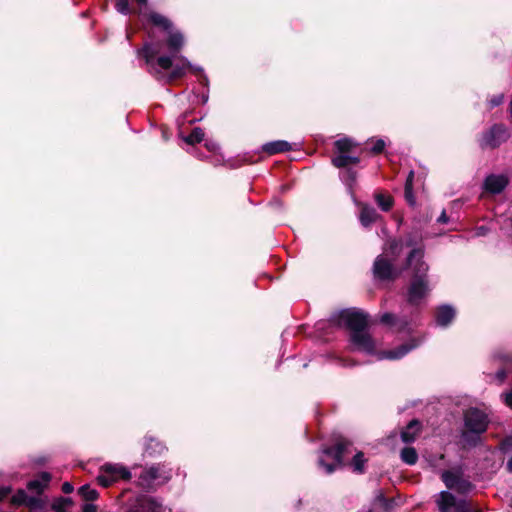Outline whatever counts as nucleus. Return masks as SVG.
Returning a JSON list of instances; mask_svg holds the SVG:
<instances>
[{"label":"nucleus","mask_w":512,"mask_h":512,"mask_svg":"<svg viewBox=\"0 0 512 512\" xmlns=\"http://www.w3.org/2000/svg\"><path fill=\"white\" fill-rule=\"evenodd\" d=\"M149 21L158 27L163 28L168 33L166 46L168 54L160 55L162 43H147L138 52L139 56L145 60L148 72L157 80L170 84L176 79L182 78L192 67L190 61L179 54L184 46V36L179 30H174L172 22L165 16L151 12L148 16Z\"/></svg>","instance_id":"nucleus-1"},{"label":"nucleus","mask_w":512,"mask_h":512,"mask_svg":"<svg viewBox=\"0 0 512 512\" xmlns=\"http://www.w3.org/2000/svg\"><path fill=\"white\" fill-rule=\"evenodd\" d=\"M415 237L411 234L405 239H393L388 241L383 247V253L378 255L373 263V276L377 280L390 281L395 280L400 272L394 266V261L400 256L404 248H418Z\"/></svg>","instance_id":"nucleus-2"},{"label":"nucleus","mask_w":512,"mask_h":512,"mask_svg":"<svg viewBox=\"0 0 512 512\" xmlns=\"http://www.w3.org/2000/svg\"><path fill=\"white\" fill-rule=\"evenodd\" d=\"M423 258V247L413 248L406 258V268L412 272V280L407 291V301L412 306L420 305L430 292L427 277L429 267Z\"/></svg>","instance_id":"nucleus-3"},{"label":"nucleus","mask_w":512,"mask_h":512,"mask_svg":"<svg viewBox=\"0 0 512 512\" xmlns=\"http://www.w3.org/2000/svg\"><path fill=\"white\" fill-rule=\"evenodd\" d=\"M422 338L410 339L407 343L400 345L399 347L388 350H378V343L373 339L367 330L363 332L350 333V343L354 350L363 352L368 355H374L378 360H398L404 357L413 349L417 348L421 343Z\"/></svg>","instance_id":"nucleus-4"},{"label":"nucleus","mask_w":512,"mask_h":512,"mask_svg":"<svg viewBox=\"0 0 512 512\" xmlns=\"http://www.w3.org/2000/svg\"><path fill=\"white\" fill-rule=\"evenodd\" d=\"M488 422V417L483 411L477 408L468 409L464 414L465 429L461 433L463 442L470 446L476 445L479 435L486 431Z\"/></svg>","instance_id":"nucleus-5"},{"label":"nucleus","mask_w":512,"mask_h":512,"mask_svg":"<svg viewBox=\"0 0 512 512\" xmlns=\"http://www.w3.org/2000/svg\"><path fill=\"white\" fill-rule=\"evenodd\" d=\"M351 443L346 439L339 440L334 447H328L322 450V456L318 459V466L326 474H331L337 466L343 462L344 454Z\"/></svg>","instance_id":"nucleus-6"},{"label":"nucleus","mask_w":512,"mask_h":512,"mask_svg":"<svg viewBox=\"0 0 512 512\" xmlns=\"http://www.w3.org/2000/svg\"><path fill=\"white\" fill-rule=\"evenodd\" d=\"M170 478L171 469L164 464H157L141 472L138 477V484L144 489H151L154 485L166 483Z\"/></svg>","instance_id":"nucleus-7"},{"label":"nucleus","mask_w":512,"mask_h":512,"mask_svg":"<svg viewBox=\"0 0 512 512\" xmlns=\"http://www.w3.org/2000/svg\"><path fill=\"white\" fill-rule=\"evenodd\" d=\"M368 314L361 310H344L337 319L332 320L338 326H345L353 332H363L368 327Z\"/></svg>","instance_id":"nucleus-8"},{"label":"nucleus","mask_w":512,"mask_h":512,"mask_svg":"<svg viewBox=\"0 0 512 512\" xmlns=\"http://www.w3.org/2000/svg\"><path fill=\"white\" fill-rule=\"evenodd\" d=\"M131 478V472L120 464L106 463L100 468L97 476L98 483L103 487H109L118 480H128Z\"/></svg>","instance_id":"nucleus-9"},{"label":"nucleus","mask_w":512,"mask_h":512,"mask_svg":"<svg viewBox=\"0 0 512 512\" xmlns=\"http://www.w3.org/2000/svg\"><path fill=\"white\" fill-rule=\"evenodd\" d=\"M437 504L440 512H450L452 508L454 512H478L468 500H457L456 497L448 491L440 492Z\"/></svg>","instance_id":"nucleus-10"},{"label":"nucleus","mask_w":512,"mask_h":512,"mask_svg":"<svg viewBox=\"0 0 512 512\" xmlns=\"http://www.w3.org/2000/svg\"><path fill=\"white\" fill-rule=\"evenodd\" d=\"M508 138V129L502 124H495L482 135L480 146L482 148H496L506 142Z\"/></svg>","instance_id":"nucleus-11"},{"label":"nucleus","mask_w":512,"mask_h":512,"mask_svg":"<svg viewBox=\"0 0 512 512\" xmlns=\"http://www.w3.org/2000/svg\"><path fill=\"white\" fill-rule=\"evenodd\" d=\"M509 183V179L504 174L488 175L484 181L483 188L491 194L501 193Z\"/></svg>","instance_id":"nucleus-12"},{"label":"nucleus","mask_w":512,"mask_h":512,"mask_svg":"<svg viewBox=\"0 0 512 512\" xmlns=\"http://www.w3.org/2000/svg\"><path fill=\"white\" fill-rule=\"evenodd\" d=\"M456 311L451 305H441L435 311V323L437 326L446 328L454 320Z\"/></svg>","instance_id":"nucleus-13"},{"label":"nucleus","mask_w":512,"mask_h":512,"mask_svg":"<svg viewBox=\"0 0 512 512\" xmlns=\"http://www.w3.org/2000/svg\"><path fill=\"white\" fill-rule=\"evenodd\" d=\"M51 481V475L48 472H41L35 479L27 484V489L37 495H40Z\"/></svg>","instance_id":"nucleus-14"},{"label":"nucleus","mask_w":512,"mask_h":512,"mask_svg":"<svg viewBox=\"0 0 512 512\" xmlns=\"http://www.w3.org/2000/svg\"><path fill=\"white\" fill-rule=\"evenodd\" d=\"M161 505L156 499L144 497L138 500L137 504L127 512H159Z\"/></svg>","instance_id":"nucleus-15"},{"label":"nucleus","mask_w":512,"mask_h":512,"mask_svg":"<svg viewBox=\"0 0 512 512\" xmlns=\"http://www.w3.org/2000/svg\"><path fill=\"white\" fill-rule=\"evenodd\" d=\"M292 149H293L292 144L285 140L271 141V142L265 143L262 146V150L269 155H274V154L281 153V152H287Z\"/></svg>","instance_id":"nucleus-16"},{"label":"nucleus","mask_w":512,"mask_h":512,"mask_svg":"<svg viewBox=\"0 0 512 512\" xmlns=\"http://www.w3.org/2000/svg\"><path fill=\"white\" fill-rule=\"evenodd\" d=\"M380 322L385 325L396 327L399 332L408 330V322L402 318L396 317L392 313H384L380 318Z\"/></svg>","instance_id":"nucleus-17"},{"label":"nucleus","mask_w":512,"mask_h":512,"mask_svg":"<svg viewBox=\"0 0 512 512\" xmlns=\"http://www.w3.org/2000/svg\"><path fill=\"white\" fill-rule=\"evenodd\" d=\"M379 217L380 215L378 214L375 208L365 205L361 209L359 219L362 226L367 228L371 224L376 222Z\"/></svg>","instance_id":"nucleus-18"},{"label":"nucleus","mask_w":512,"mask_h":512,"mask_svg":"<svg viewBox=\"0 0 512 512\" xmlns=\"http://www.w3.org/2000/svg\"><path fill=\"white\" fill-rule=\"evenodd\" d=\"M420 431V422L417 420H412L408 423V425L401 432V439L405 443H411L415 440L417 434Z\"/></svg>","instance_id":"nucleus-19"},{"label":"nucleus","mask_w":512,"mask_h":512,"mask_svg":"<svg viewBox=\"0 0 512 512\" xmlns=\"http://www.w3.org/2000/svg\"><path fill=\"white\" fill-rule=\"evenodd\" d=\"M360 161L357 156H350L347 153H339V155L335 156L332 159V164L340 169L348 168L351 164H358Z\"/></svg>","instance_id":"nucleus-20"},{"label":"nucleus","mask_w":512,"mask_h":512,"mask_svg":"<svg viewBox=\"0 0 512 512\" xmlns=\"http://www.w3.org/2000/svg\"><path fill=\"white\" fill-rule=\"evenodd\" d=\"M179 135L182 138V140L189 145L200 143L204 139V132L199 127L194 128L192 132L187 136L183 135L182 132H180Z\"/></svg>","instance_id":"nucleus-21"},{"label":"nucleus","mask_w":512,"mask_h":512,"mask_svg":"<svg viewBox=\"0 0 512 512\" xmlns=\"http://www.w3.org/2000/svg\"><path fill=\"white\" fill-rule=\"evenodd\" d=\"M340 179L351 191L353 185L356 183L357 173L351 168H345L340 172Z\"/></svg>","instance_id":"nucleus-22"},{"label":"nucleus","mask_w":512,"mask_h":512,"mask_svg":"<svg viewBox=\"0 0 512 512\" xmlns=\"http://www.w3.org/2000/svg\"><path fill=\"white\" fill-rule=\"evenodd\" d=\"M442 481L446 485L448 489H452L453 486L457 484L459 479L461 478V475L449 470L443 471L441 475Z\"/></svg>","instance_id":"nucleus-23"},{"label":"nucleus","mask_w":512,"mask_h":512,"mask_svg":"<svg viewBox=\"0 0 512 512\" xmlns=\"http://www.w3.org/2000/svg\"><path fill=\"white\" fill-rule=\"evenodd\" d=\"M401 459L408 465H414L418 460L416 450L412 447H405L401 451Z\"/></svg>","instance_id":"nucleus-24"},{"label":"nucleus","mask_w":512,"mask_h":512,"mask_svg":"<svg viewBox=\"0 0 512 512\" xmlns=\"http://www.w3.org/2000/svg\"><path fill=\"white\" fill-rule=\"evenodd\" d=\"M78 493L86 501H93L98 498V492L96 489L91 488L88 484L81 486Z\"/></svg>","instance_id":"nucleus-25"},{"label":"nucleus","mask_w":512,"mask_h":512,"mask_svg":"<svg viewBox=\"0 0 512 512\" xmlns=\"http://www.w3.org/2000/svg\"><path fill=\"white\" fill-rule=\"evenodd\" d=\"M145 450H146V453H148L149 455H154V454L162 453L165 450V447L159 441L151 438L146 443Z\"/></svg>","instance_id":"nucleus-26"},{"label":"nucleus","mask_w":512,"mask_h":512,"mask_svg":"<svg viewBox=\"0 0 512 512\" xmlns=\"http://www.w3.org/2000/svg\"><path fill=\"white\" fill-rule=\"evenodd\" d=\"M366 459L362 452H357L352 459V467L355 472L363 473Z\"/></svg>","instance_id":"nucleus-27"},{"label":"nucleus","mask_w":512,"mask_h":512,"mask_svg":"<svg viewBox=\"0 0 512 512\" xmlns=\"http://www.w3.org/2000/svg\"><path fill=\"white\" fill-rule=\"evenodd\" d=\"M375 199L377 204L383 211H389L393 206V199L390 196L377 194Z\"/></svg>","instance_id":"nucleus-28"},{"label":"nucleus","mask_w":512,"mask_h":512,"mask_svg":"<svg viewBox=\"0 0 512 512\" xmlns=\"http://www.w3.org/2000/svg\"><path fill=\"white\" fill-rule=\"evenodd\" d=\"M472 487V484L468 480L463 479L461 477L457 484L453 486L451 490H454L459 494H467L471 491Z\"/></svg>","instance_id":"nucleus-29"},{"label":"nucleus","mask_w":512,"mask_h":512,"mask_svg":"<svg viewBox=\"0 0 512 512\" xmlns=\"http://www.w3.org/2000/svg\"><path fill=\"white\" fill-rule=\"evenodd\" d=\"M353 146L354 143L349 138H342L335 142V147L339 153H347Z\"/></svg>","instance_id":"nucleus-30"},{"label":"nucleus","mask_w":512,"mask_h":512,"mask_svg":"<svg viewBox=\"0 0 512 512\" xmlns=\"http://www.w3.org/2000/svg\"><path fill=\"white\" fill-rule=\"evenodd\" d=\"M115 8L117 12L123 15H129L132 12L128 0H115Z\"/></svg>","instance_id":"nucleus-31"},{"label":"nucleus","mask_w":512,"mask_h":512,"mask_svg":"<svg viewBox=\"0 0 512 512\" xmlns=\"http://www.w3.org/2000/svg\"><path fill=\"white\" fill-rule=\"evenodd\" d=\"M27 496L28 494L26 493V491L20 489L12 496L11 502L12 504L18 506L24 505L25 502L27 501Z\"/></svg>","instance_id":"nucleus-32"},{"label":"nucleus","mask_w":512,"mask_h":512,"mask_svg":"<svg viewBox=\"0 0 512 512\" xmlns=\"http://www.w3.org/2000/svg\"><path fill=\"white\" fill-rule=\"evenodd\" d=\"M71 505L69 498H61L53 504V510L55 512H66L67 507Z\"/></svg>","instance_id":"nucleus-33"},{"label":"nucleus","mask_w":512,"mask_h":512,"mask_svg":"<svg viewBox=\"0 0 512 512\" xmlns=\"http://www.w3.org/2000/svg\"><path fill=\"white\" fill-rule=\"evenodd\" d=\"M25 506L29 507V508H32V509H39L42 507L43 505V502L42 500L38 497V495L36 494V496H27V501L25 502L24 504Z\"/></svg>","instance_id":"nucleus-34"},{"label":"nucleus","mask_w":512,"mask_h":512,"mask_svg":"<svg viewBox=\"0 0 512 512\" xmlns=\"http://www.w3.org/2000/svg\"><path fill=\"white\" fill-rule=\"evenodd\" d=\"M188 70H192L193 72L199 73L200 74V77H199L200 84L203 85L204 87H208L209 79H208L207 75L204 73L202 67L192 65V67L188 68Z\"/></svg>","instance_id":"nucleus-35"},{"label":"nucleus","mask_w":512,"mask_h":512,"mask_svg":"<svg viewBox=\"0 0 512 512\" xmlns=\"http://www.w3.org/2000/svg\"><path fill=\"white\" fill-rule=\"evenodd\" d=\"M404 196L407 201V203L410 206H414L416 204V199L413 193V188H405Z\"/></svg>","instance_id":"nucleus-36"},{"label":"nucleus","mask_w":512,"mask_h":512,"mask_svg":"<svg viewBox=\"0 0 512 512\" xmlns=\"http://www.w3.org/2000/svg\"><path fill=\"white\" fill-rule=\"evenodd\" d=\"M384 148H385V142H384V140H383V139H378V140H376V141L373 143V145H372V147H371V151H372L373 153H376V154H377V153L382 152V151L384 150Z\"/></svg>","instance_id":"nucleus-37"},{"label":"nucleus","mask_w":512,"mask_h":512,"mask_svg":"<svg viewBox=\"0 0 512 512\" xmlns=\"http://www.w3.org/2000/svg\"><path fill=\"white\" fill-rule=\"evenodd\" d=\"M501 447L505 452L512 451V433L503 439Z\"/></svg>","instance_id":"nucleus-38"},{"label":"nucleus","mask_w":512,"mask_h":512,"mask_svg":"<svg viewBox=\"0 0 512 512\" xmlns=\"http://www.w3.org/2000/svg\"><path fill=\"white\" fill-rule=\"evenodd\" d=\"M503 95L502 94H499V95H495L493 96L490 100H489V106L490 108H494V107H497L499 106L502 102H503Z\"/></svg>","instance_id":"nucleus-39"},{"label":"nucleus","mask_w":512,"mask_h":512,"mask_svg":"<svg viewBox=\"0 0 512 512\" xmlns=\"http://www.w3.org/2000/svg\"><path fill=\"white\" fill-rule=\"evenodd\" d=\"M504 403L512 408V391L506 392L502 394Z\"/></svg>","instance_id":"nucleus-40"},{"label":"nucleus","mask_w":512,"mask_h":512,"mask_svg":"<svg viewBox=\"0 0 512 512\" xmlns=\"http://www.w3.org/2000/svg\"><path fill=\"white\" fill-rule=\"evenodd\" d=\"M10 493V487H0V502L3 501Z\"/></svg>","instance_id":"nucleus-41"},{"label":"nucleus","mask_w":512,"mask_h":512,"mask_svg":"<svg viewBox=\"0 0 512 512\" xmlns=\"http://www.w3.org/2000/svg\"><path fill=\"white\" fill-rule=\"evenodd\" d=\"M414 172L411 170L406 178L405 188H413Z\"/></svg>","instance_id":"nucleus-42"},{"label":"nucleus","mask_w":512,"mask_h":512,"mask_svg":"<svg viewBox=\"0 0 512 512\" xmlns=\"http://www.w3.org/2000/svg\"><path fill=\"white\" fill-rule=\"evenodd\" d=\"M74 490V487L71 483L69 482H64L63 485H62V491L65 493V494H70L72 493Z\"/></svg>","instance_id":"nucleus-43"},{"label":"nucleus","mask_w":512,"mask_h":512,"mask_svg":"<svg viewBox=\"0 0 512 512\" xmlns=\"http://www.w3.org/2000/svg\"><path fill=\"white\" fill-rule=\"evenodd\" d=\"M82 512H97V508L94 504L86 503L82 507Z\"/></svg>","instance_id":"nucleus-44"},{"label":"nucleus","mask_w":512,"mask_h":512,"mask_svg":"<svg viewBox=\"0 0 512 512\" xmlns=\"http://www.w3.org/2000/svg\"><path fill=\"white\" fill-rule=\"evenodd\" d=\"M437 222L439 224H447L449 222V217L446 215L445 210H443L440 216L437 218Z\"/></svg>","instance_id":"nucleus-45"},{"label":"nucleus","mask_w":512,"mask_h":512,"mask_svg":"<svg viewBox=\"0 0 512 512\" xmlns=\"http://www.w3.org/2000/svg\"><path fill=\"white\" fill-rule=\"evenodd\" d=\"M489 229L486 226H479L476 228L475 235L476 236H485L488 233Z\"/></svg>","instance_id":"nucleus-46"},{"label":"nucleus","mask_w":512,"mask_h":512,"mask_svg":"<svg viewBox=\"0 0 512 512\" xmlns=\"http://www.w3.org/2000/svg\"><path fill=\"white\" fill-rule=\"evenodd\" d=\"M205 146L207 147L208 150L210 151H215L217 149V144L213 143V142H206L205 143Z\"/></svg>","instance_id":"nucleus-47"},{"label":"nucleus","mask_w":512,"mask_h":512,"mask_svg":"<svg viewBox=\"0 0 512 512\" xmlns=\"http://www.w3.org/2000/svg\"><path fill=\"white\" fill-rule=\"evenodd\" d=\"M497 376H498V378H499V381H500V382H502V381L505 379V377H506V373H505V371H504V370H500V371L497 373Z\"/></svg>","instance_id":"nucleus-48"},{"label":"nucleus","mask_w":512,"mask_h":512,"mask_svg":"<svg viewBox=\"0 0 512 512\" xmlns=\"http://www.w3.org/2000/svg\"><path fill=\"white\" fill-rule=\"evenodd\" d=\"M208 99H209V95H208V91H207L206 93H203L201 95V102H202V104L207 103Z\"/></svg>","instance_id":"nucleus-49"},{"label":"nucleus","mask_w":512,"mask_h":512,"mask_svg":"<svg viewBox=\"0 0 512 512\" xmlns=\"http://www.w3.org/2000/svg\"><path fill=\"white\" fill-rule=\"evenodd\" d=\"M135 2H137L139 5H146L147 4V0H134Z\"/></svg>","instance_id":"nucleus-50"},{"label":"nucleus","mask_w":512,"mask_h":512,"mask_svg":"<svg viewBox=\"0 0 512 512\" xmlns=\"http://www.w3.org/2000/svg\"><path fill=\"white\" fill-rule=\"evenodd\" d=\"M507 467H508L509 471H512V458L509 459V461L507 462Z\"/></svg>","instance_id":"nucleus-51"},{"label":"nucleus","mask_w":512,"mask_h":512,"mask_svg":"<svg viewBox=\"0 0 512 512\" xmlns=\"http://www.w3.org/2000/svg\"><path fill=\"white\" fill-rule=\"evenodd\" d=\"M510 111H511V114H512V101L510 102Z\"/></svg>","instance_id":"nucleus-52"},{"label":"nucleus","mask_w":512,"mask_h":512,"mask_svg":"<svg viewBox=\"0 0 512 512\" xmlns=\"http://www.w3.org/2000/svg\"><path fill=\"white\" fill-rule=\"evenodd\" d=\"M509 222H510V225L512 226V219Z\"/></svg>","instance_id":"nucleus-53"}]
</instances>
